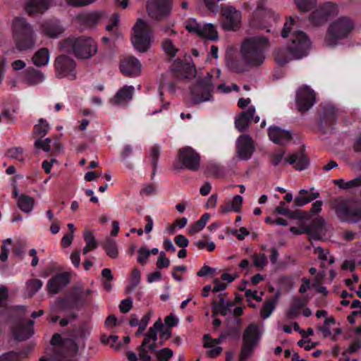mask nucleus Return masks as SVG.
Wrapping results in <instances>:
<instances>
[{"instance_id":"obj_24","label":"nucleus","mask_w":361,"mask_h":361,"mask_svg":"<svg viewBox=\"0 0 361 361\" xmlns=\"http://www.w3.org/2000/svg\"><path fill=\"white\" fill-rule=\"evenodd\" d=\"M133 92V86L125 85L110 99V103L114 106H126L132 99Z\"/></svg>"},{"instance_id":"obj_42","label":"nucleus","mask_w":361,"mask_h":361,"mask_svg":"<svg viewBox=\"0 0 361 361\" xmlns=\"http://www.w3.org/2000/svg\"><path fill=\"white\" fill-rule=\"evenodd\" d=\"M104 247L106 252V254L111 258H116L118 256V249L116 241L111 238H107L104 243Z\"/></svg>"},{"instance_id":"obj_60","label":"nucleus","mask_w":361,"mask_h":361,"mask_svg":"<svg viewBox=\"0 0 361 361\" xmlns=\"http://www.w3.org/2000/svg\"><path fill=\"white\" fill-rule=\"evenodd\" d=\"M231 233L235 235L238 240H243L246 235L250 234V232L247 228L241 227L238 231L232 230Z\"/></svg>"},{"instance_id":"obj_34","label":"nucleus","mask_w":361,"mask_h":361,"mask_svg":"<svg viewBox=\"0 0 361 361\" xmlns=\"http://www.w3.org/2000/svg\"><path fill=\"white\" fill-rule=\"evenodd\" d=\"M279 294L277 293L274 298L267 300L260 310V316L263 319L269 318L276 309Z\"/></svg>"},{"instance_id":"obj_26","label":"nucleus","mask_w":361,"mask_h":361,"mask_svg":"<svg viewBox=\"0 0 361 361\" xmlns=\"http://www.w3.org/2000/svg\"><path fill=\"white\" fill-rule=\"evenodd\" d=\"M69 283V276L67 274H59L52 277L47 283L49 293L52 294L58 293L66 287Z\"/></svg>"},{"instance_id":"obj_10","label":"nucleus","mask_w":361,"mask_h":361,"mask_svg":"<svg viewBox=\"0 0 361 361\" xmlns=\"http://www.w3.org/2000/svg\"><path fill=\"white\" fill-rule=\"evenodd\" d=\"M56 77L58 78H67L70 80L76 79V62L65 54L58 56L54 61Z\"/></svg>"},{"instance_id":"obj_14","label":"nucleus","mask_w":361,"mask_h":361,"mask_svg":"<svg viewBox=\"0 0 361 361\" xmlns=\"http://www.w3.org/2000/svg\"><path fill=\"white\" fill-rule=\"evenodd\" d=\"M185 28L189 32L207 39L215 40L218 38V33L211 23L200 24L192 18L186 23Z\"/></svg>"},{"instance_id":"obj_46","label":"nucleus","mask_w":361,"mask_h":361,"mask_svg":"<svg viewBox=\"0 0 361 361\" xmlns=\"http://www.w3.org/2000/svg\"><path fill=\"white\" fill-rule=\"evenodd\" d=\"M173 355V352L169 348H164L156 352V357L159 361H168Z\"/></svg>"},{"instance_id":"obj_35","label":"nucleus","mask_w":361,"mask_h":361,"mask_svg":"<svg viewBox=\"0 0 361 361\" xmlns=\"http://www.w3.org/2000/svg\"><path fill=\"white\" fill-rule=\"evenodd\" d=\"M255 15L256 18L264 19L265 21L268 22L269 20L273 17L274 13L273 11L267 7L266 3L259 2L255 10Z\"/></svg>"},{"instance_id":"obj_41","label":"nucleus","mask_w":361,"mask_h":361,"mask_svg":"<svg viewBox=\"0 0 361 361\" xmlns=\"http://www.w3.org/2000/svg\"><path fill=\"white\" fill-rule=\"evenodd\" d=\"M50 130L49 123L44 118H40L35 125L33 132L35 135L44 137Z\"/></svg>"},{"instance_id":"obj_31","label":"nucleus","mask_w":361,"mask_h":361,"mask_svg":"<svg viewBox=\"0 0 361 361\" xmlns=\"http://www.w3.org/2000/svg\"><path fill=\"white\" fill-rule=\"evenodd\" d=\"M35 200L33 197L26 195H20L17 199L18 207L24 213L29 214L32 212L35 207Z\"/></svg>"},{"instance_id":"obj_22","label":"nucleus","mask_w":361,"mask_h":361,"mask_svg":"<svg viewBox=\"0 0 361 361\" xmlns=\"http://www.w3.org/2000/svg\"><path fill=\"white\" fill-rule=\"evenodd\" d=\"M50 6V0H27L24 9L27 15L32 16L44 13Z\"/></svg>"},{"instance_id":"obj_49","label":"nucleus","mask_w":361,"mask_h":361,"mask_svg":"<svg viewBox=\"0 0 361 361\" xmlns=\"http://www.w3.org/2000/svg\"><path fill=\"white\" fill-rule=\"evenodd\" d=\"M253 264L257 268L263 269L268 264L267 256L264 254L253 255Z\"/></svg>"},{"instance_id":"obj_47","label":"nucleus","mask_w":361,"mask_h":361,"mask_svg":"<svg viewBox=\"0 0 361 361\" xmlns=\"http://www.w3.org/2000/svg\"><path fill=\"white\" fill-rule=\"evenodd\" d=\"M295 2L300 10L310 11L315 7L316 0H295Z\"/></svg>"},{"instance_id":"obj_51","label":"nucleus","mask_w":361,"mask_h":361,"mask_svg":"<svg viewBox=\"0 0 361 361\" xmlns=\"http://www.w3.org/2000/svg\"><path fill=\"white\" fill-rule=\"evenodd\" d=\"M50 144H51L50 138L42 139V137L36 140L34 143L35 147L37 149H41L44 152H46L50 151V149H51Z\"/></svg>"},{"instance_id":"obj_64","label":"nucleus","mask_w":361,"mask_h":361,"mask_svg":"<svg viewBox=\"0 0 361 361\" xmlns=\"http://www.w3.org/2000/svg\"><path fill=\"white\" fill-rule=\"evenodd\" d=\"M360 348H361V341L356 340L350 344L348 349L347 350V352L350 354H353V353H355V352H357Z\"/></svg>"},{"instance_id":"obj_1","label":"nucleus","mask_w":361,"mask_h":361,"mask_svg":"<svg viewBox=\"0 0 361 361\" xmlns=\"http://www.w3.org/2000/svg\"><path fill=\"white\" fill-rule=\"evenodd\" d=\"M294 20L292 18L285 22L281 32L283 38L290 37L287 47L279 49L275 52V59L280 65H284L293 59H300L306 56L310 49L311 42L305 32L300 30L292 32Z\"/></svg>"},{"instance_id":"obj_54","label":"nucleus","mask_w":361,"mask_h":361,"mask_svg":"<svg viewBox=\"0 0 361 361\" xmlns=\"http://www.w3.org/2000/svg\"><path fill=\"white\" fill-rule=\"evenodd\" d=\"M170 261L166 258L164 252H161L157 262V267L159 269L167 268L169 266Z\"/></svg>"},{"instance_id":"obj_43","label":"nucleus","mask_w":361,"mask_h":361,"mask_svg":"<svg viewBox=\"0 0 361 361\" xmlns=\"http://www.w3.org/2000/svg\"><path fill=\"white\" fill-rule=\"evenodd\" d=\"M6 155L11 159L20 162L23 161L26 157L24 150L21 147H13L7 151Z\"/></svg>"},{"instance_id":"obj_32","label":"nucleus","mask_w":361,"mask_h":361,"mask_svg":"<svg viewBox=\"0 0 361 361\" xmlns=\"http://www.w3.org/2000/svg\"><path fill=\"white\" fill-rule=\"evenodd\" d=\"M243 197L239 195H235L231 200L228 202L224 205L220 207V210L224 214H227L231 212H239L243 204Z\"/></svg>"},{"instance_id":"obj_18","label":"nucleus","mask_w":361,"mask_h":361,"mask_svg":"<svg viewBox=\"0 0 361 361\" xmlns=\"http://www.w3.org/2000/svg\"><path fill=\"white\" fill-rule=\"evenodd\" d=\"M178 160L184 167L192 171L197 170L200 166V156L190 147H185L179 150Z\"/></svg>"},{"instance_id":"obj_57","label":"nucleus","mask_w":361,"mask_h":361,"mask_svg":"<svg viewBox=\"0 0 361 361\" xmlns=\"http://www.w3.org/2000/svg\"><path fill=\"white\" fill-rule=\"evenodd\" d=\"M140 272L137 269H134L131 274L130 285L134 288L140 283Z\"/></svg>"},{"instance_id":"obj_48","label":"nucleus","mask_w":361,"mask_h":361,"mask_svg":"<svg viewBox=\"0 0 361 361\" xmlns=\"http://www.w3.org/2000/svg\"><path fill=\"white\" fill-rule=\"evenodd\" d=\"M162 49L164 52L171 57L175 56L178 51V49L170 39H166L164 41L162 44Z\"/></svg>"},{"instance_id":"obj_44","label":"nucleus","mask_w":361,"mask_h":361,"mask_svg":"<svg viewBox=\"0 0 361 361\" xmlns=\"http://www.w3.org/2000/svg\"><path fill=\"white\" fill-rule=\"evenodd\" d=\"M312 229H316L317 233L314 235L316 238H319L325 233L324 220L322 218L315 219L311 226Z\"/></svg>"},{"instance_id":"obj_39","label":"nucleus","mask_w":361,"mask_h":361,"mask_svg":"<svg viewBox=\"0 0 361 361\" xmlns=\"http://www.w3.org/2000/svg\"><path fill=\"white\" fill-rule=\"evenodd\" d=\"M333 183L341 189H350L361 185V176L355 179L345 181L343 179L333 180Z\"/></svg>"},{"instance_id":"obj_62","label":"nucleus","mask_w":361,"mask_h":361,"mask_svg":"<svg viewBox=\"0 0 361 361\" xmlns=\"http://www.w3.org/2000/svg\"><path fill=\"white\" fill-rule=\"evenodd\" d=\"M284 202H281L279 206L275 209V212L279 214L292 216L293 212L286 207H283Z\"/></svg>"},{"instance_id":"obj_16","label":"nucleus","mask_w":361,"mask_h":361,"mask_svg":"<svg viewBox=\"0 0 361 361\" xmlns=\"http://www.w3.org/2000/svg\"><path fill=\"white\" fill-rule=\"evenodd\" d=\"M255 150L252 139L248 135H241L236 140V156L240 160H249Z\"/></svg>"},{"instance_id":"obj_40","label":"nucleus","mask_w":361,"mask_h":361,"mask_svg":"<svg viewBox=\"0 0 361 361\" xmlns=\"http://www.w3.org/2000/svg\"><path fill=\"white\" fill-rule=\"evenodd\" d=\"M209 214L206 213L203 214L200 220L196 221L195 224H193L188 228L189 233L195 234L202 231L206 226L208 221L209 220Z\"/></svg>"},{"instance_id":"obj_9","label":"nucleus","mask_w":361,"mask_h":361,"mask_svg":"<svg viewBox=\"0 0 361 361\" xmlns=\"http://www.w3.org/2000/svg\"><path fill=\"white\" fill-rule=\"evenodd\" d=\"M162 327V321L161 319H159L152 326L149 327L147 332L145 334L144 339L137 348L138 355L141 360L144 361H152V358L148 353L149 351L156 350L157 332L160 331Z\"/></svg>"},{"instance_id":"obj_5","label":"nucleus","mask_w":361,"mask_h":361,"mask_svg":"<svg viewBox=\"0 0 361 361\" xmlns=\"http://www.w3.org/2000/svg\"><path fill=\"white\" fill-rule=\"evenodd\" d=\"M62 51L73 53L80 59H89L93 56L97 51L96 42L90 37H70L60 43Z\"/></svg>"},{"instance_id":"obj_6","label":"nucleus","mask_w":361,"mask_h":361,"mask_svg":"<svg viewBox=\"0 0 361 361\" xmlns=\"http://www.w3.org/2000/svg\"><path fill=\"white\" fill-rule=\"evenodd\" d=\"M153 40L149 24L142 19H138L133 27L131 37L134 48L139 52H146L149 49Z\"/></svg>"},{"instance_id":"obj_55","label":"nucleus","mask_w":361,"mask_h":361,"mask_svg":"<svg viewBox=\"0 0 361 361\" xmlns=\"http://www.w3.org/2000/svg\"><path fill=\"white\" fill-rule=\"evenodd\" d=\"M97 0H66L67 4L74 7L85 6L93 4Z\"/></svg>"},{"instance_id":"obj_25","label":"nucleus","mask_w":361,"mask_h":361,"mask_svg":"<svg viewBox=\"0 0 361 361\" xmlns=\"http://www.w3.org/2000/svg\"><path fill=\"white\" fill-rule=\"evenodd\" d=\"M269 139L277 145H285L291 139L292 136L289 131L283 130L276 126H270L268 132Z\"/></svg>"},{"instance_id":"obj_17","label":"nucleus","mask_w":361,"mask_h":361,"mask_svg":"<svg viewBox=\"0 0 361 361\" xmlns=\"http://www.w3.org/2000/svg\"><path fill=\"white\" fill-rule=\"evenodd\" d=\"M221 14L222 26L225 30H234L239 27L241 23V13L235 7L228 6L223 8Z\"/></svg>"},{"instance_id":"obj_61","label":"nucleus","mask_w":361,"mask_h":361,"mask_svg":"<svg viewBox=\"0 0 361 361\" xmlns=\"http://www.w3.org/2000/svg\"><path fill=\"white\" fill-rule=\"evenodd\" d=\"M174 241L178 247L182 248H185L189 244L188 240L183 235H176L174 238Z\"/></svg>"},{"instance_id":"obj_58","label":"nucleus","mask_w":361,"mask_h":361,"mask_svg":"<svg viewBox=\"0 0 361 361\" xmlns=\"http://www.w3.org/2000/svg\"><path fill=\"white\" fill-rule=\"evenodd\" d=\"M132 305L133 301L131 299L123 300L119 305L120 310L123 313H127L130 310Z\"/></svg>"},{"instance_id":"obj_52","label":"nucleus","mask_w":361,"mask_h":361,"mask_svg":"<svg viewBox=\"0 0 361 361\" xmlns=\"http://www.w3.org/2000/svg\"><path fill=\"white\" fill-rule=\"evenodd\" d=\"M224 336H221L218 338H212L209 335H204L203 338L204 348H213L215 345H219L223 341Z\"/></svg>"},{"instance_id":"obj_28","label":"nucleus","mask_w":361,"mask_h":361,"mask_svg":"<svg viewBox=\"0 0 361 361\" xmlns=\"http://www.w3.org/2000/svg\"><path fill=\"white\" fill-rule=\"evenodd\" d=\"M226 63L228 68L235 73H243L248 71L250 65L247 63V61L241 57L240 59L236 57H228L226 59Z\"/></svg>"},{"instance_id":"obj_56","label":"nucleus","mask_w":361,"mask_h":361,"mask_svg":"<svg viewBox=\"0 0 361 361\" xmlns=\"http://www.w3.org/2000/svg\"><path fill=\"white\" fill-rule=\"evenodd\" d=\"M0 361H20V358L18 353L11 351L1 355Z\"/></svg>"},{"instance_id":"obj_37","label":"nucleus","mask_w":361,"mask_h":361,"mask_svg":"<svg viewBox=\"0 0 361 361\" xmlns=\"http://www.w3.org/2000/svg\"><path fill=\"white\" fill-rule=\"evenodd\" d=\"M83 238L86 245L82 249V253L86 255L97 248V243L92 233L88 230L84 231Z\"/></svg>"},{"instance_id":"obj_3","label":"nucleus","mask_w":361,"mask_h":361,"mask_svg":"<svg viewBox=\"0 0 361 361\" xmlns=\"http://www.w3.org/2000/svg\"><path fill=\"white\" fill-rule=\"evenodd\" d=\"M11 32L16 49L27 51L35 47L37 35L27 20L23 17H16L11 23Z\"/></svg>"},{"instance_id":"obj_45","label":"nucleus","mask_w":361,"mask_h":361,"mask_svg":"<svg viewBox=\"0 0 361 361\" xmlns=\"http://www.w3.org/2000/svg\"><path fill=\"white\" fill-rule=\"evenodd\" d=\"M232 307H233V302H222L214 307V313H219L224 316L232 312Z\"/></svg>"},{"instance_id":"obj_11","label":"nucleus","mask_w":361,"mask_h":361,"mask_svg":"<svg viewBox=\"0 0 361 361\" xmlns=\"http://www.w3.org/2000/svg\"><path fill=\"white\" fill-rule=\"evenodd\" d=\"M261 334L256 324H250L245 330L243 336V347L240 355V360L245 361L253 353L255 347L259 341Z\"/></svg>"},{"instance_id":"obj_4","label":"nucleus","mask_w":361,"mask_h":361,"mask_svg":"<svg viewBox=\"0 0 361 361\" xmlns=\"http://www.w3.org/2000/svg\"><path fill=\"white\" fill-rule=\"evenodd\" d=\"M353 29V23L349 17L341 16L335 19L328 26L324 39V45L334 48L341 44Z\"/></svg>"},{"instance_id":"obj_63","label":"nucleus","mask_w":361,"mask_h":361,"mask_svg":"<svg viewBox=\"0 0 361 361\" xmlns=\"http://www.w3.org/2000/svg\"><path fill=\"white\" fill-rule=\"evenodd\" d=\"M119 15L114 13L110 19L109 23L106 26L108 31L112 30L118 24L119 21Z\"/></svg>"},{"instance_id":"obj_2","label":"nucleus","mask_w":361,"mask_h":361,"mask_svg":"<svg viewBox=\"0 0 361 361\" xmlns=\"http://www.w3.org/2000/svg\"><path fill=\"white\" fill-rule=\"evenodd\" d=\"M269 40L262 36H255L245 39L240 47V56L250 68L262 66L265 61V51L269 47Z\"/></svg>"},{"instance_id":"obj_7","label":"nucleus","mask_w":361,"mask_h":361,"mask_svg":"<svg viewBox=\"0 0 361 361\" xmlns=\"http://www.w3.org/2000/svg\"><path fill=\"white\" fill-rule=\"evenodd\" d=\"M336 216L341 221L357 222L361 220V202L355 200H338L334 204Z\"/></svg>"},{"instance_id":"obj_8","label":"nucleus","mask_w":361,"mask_h":361,"mask_svg":"<svg viewBox=\"0 0 361 361\" xmlns=\"http://www.w3.org/2000/svg\"><path fill=\"white\" fill-rule=\"evenodd\" d=\"M219 76L220 71L219 69L213 70L211 73H207V76L192 91L195 103L210 100L211 92L214 85H216V80Z\"/></svg>"},{"instance_id":"obj_50","label":"nucleus","mask_w":361,"mask_h":361,"mask_svg":"<svg viewBox=\"0 0 361 361\" xmlns=\"http://www.w3.org/2000/svg\"><path fill=\"white\" fill-rule=\"evenodd\" d=\"M151 314H152L151 312H148L139 322L138 329L135 332V336L140 337V336H142L143 334V332L145 330V329L149 322Z\"/></svg>"},{"instance_id":"obj_27","label":"nucleus","mask_w":361,"mask_h":361,"mask_svg":"<svg viewBox=\"0 0 361 361\" xmlns=\"http://www.w3.org/2000/svg\"><path fill=\"white\" fill-rule=\"evenodd\" d=\"M314 188H310V190L302 189L299 191L298 195L294 200V203L297 207H302L312 200L317 199L319 193L314 192Z\"/></svg>"},{"instance_id":"obj_38","label":"nucleus","mask_w":361,"mask_h":361,"mask_svg":"<svg viewBox=\"0 0 361 361\" xmlns=\"http://www.w3.org/2000/svg\"><path fill=\"white\" fill-rule=\"evenodd\" d=\"M305 302L304 299L295 298L287 312V317L289 319L297 317L300 314V310L305 306Z\"/></svg>"},{"instance_id":"obj_15","label":"nucleus","mask_w":361,"mask_h":361,"mask_svg":"<svg viewBox=\"0 0 361 361\" xmlns=\"http://www.w3.org/2000/svg\"><path fill=\"white\" fill-rule=\"evenodd\" d=\"M316 102V94L313 90L307 85L300 87L295 94V103L298 109L305 112L311 109Z\"/></svg>"},{"instance_id":"obj_12","label":"nucleus","mask_w":361,"mask_h":361,"mask_svg":"<svg viewBox=\"0 0 361 361\" xmlns=\"http://www.w3.org/2000/svg\"><path fill=\"white\" fill-rule=\"evenodd\" d=\"M285 151L280 150L274 152L271 156V163L274 166L279 165L284 161V164L294 165V167L299 171L304 170L309 165V161L302 151H299L289 155L286 159L284 158Z\"/></svg>"},{"instance_id":"obj_53","label":"nucleus","mask_w":361,"mask_h":361,"mask_svg":"<svg viewBox=\"0 0 361 361\" xmlns=\"http://www.w3.org/2000/svg\"><path fill=\"white\" fill-rule=\"evenodd\" d=\"M137 262L142 265L146 264L147 262V259L149 257V250L145 246L141 247L137 250Z\"/></svg>"},{"instance_id":"obj_29","label":"nucleus","mask_w":361,"mask_h":361,"mask_svg":"<svg viewBox=\"0 0 361 361\" xmlns=\"http://www.w3.org/2000/svg\"><path fill=\"white\" fill-rule=\"evenodd\" d=\"M33 324L34 321L30 320L27 324L16 327L13 332L15 338L18 341H23L32 336L34 334Z\"/></svg>"},{"instance_id":"obj_59","label":"nucleus","mask_w":361,"mask_h":361,"mask_svg":"<svg viewBox=\"0 0 361 361\" xmlns=\"http://www.w3.org/2000/svg\"><path fill=\"white\" fill-rule=\"evenodd\" d=\"M207 348L208 349V350L207 351V355L211 357H217L223 351V348L221 346L216 345L213 346V348Z\"/></svg>"},{"instance_id":"obj_19","label":"nucleus","mask_w":361,"mask_h":361,"mask_svg":"<svg viewBox=\"0 0 361 361\" xmlns=\"http://www.w3.org/2000/svg\"><path fill=\"white\" fill-rule=\"evenodd\" d=\"M171 0H155L147 4L149 15L155 19H161L170 13Z\"/></svg>"},{"instance_id":"obj_21","label":"nucleus","mask_w":361,"mask_h":361,"mask_svg":"<svg viewBox=\"0 0 361 361\" xmlns=\"http://www.w3.org/2000/svg\"><path fill=\"white\" fill-rule=\"evenodd\" d=\"M255 114V109L254 106H250L246 111H243L235 120V125L236 128L239 131L245 130L251 123L252 121L255 123L259 121V117L256 116L254 117Z\"/></svg>"},{"instance_id":"obj_20","label":"nucleus","mask_w":361,"mask_h":361,"mask_svg":"<svg viewBox=\"0 0 361 361\" xmlns=\"http://www.w3.org/2000/svg\"><path fill=\"white\" fill-rule=\"evenodd\" d=\"M41 32L50 38L59 37L65 30L58 20H44L39 24Z\"/></svg>"},{"instance_id":"obj_30","label":"nucleus","mask_w":361,"mask_h":361,"mask_svg":"<svg viewBox=\"0 0 361 361\" xmlns=\"http://www.w3.org/2000/svg\"><path fill=\"white\" fill-rule=\"evenodd\" d=\"M50 59V52L47 48L39 49L32 57V62L37 67L47 66Z\"/></svg>"},{"instance_id":"obj_33","label":"nucleus","mask_w":361,"mask_h":361,"mask_svg":"<svg viewBox=\"0 0 361 361\" xmlns=\"http://www.w3.org/2000/svg\"><path fill=\"white\" fill-rule=\"evenodd\" d=\"M45 80L44 74L39 70L29 68L26 71L25 80L30 85H36Z\"/></svg>"},{"instance_id":"obj_23","label":"nucleus","mask_w":361,"mask_h":361,"mask_svg":"<svg viewBox=\"0 0 361 361\" xmlns=\"http://www.w3.org/2000/svg\"><path fill=\"white\" fill-rule=\"evenodd\" d=\"M120 69L124 75L135 77L141 72V64L134 56H128L121 61Z\"/></svg>"},{"instance_id":"obj_36","label":"nucleus","mask_w":361,"mask_h":361,"mask_svg":"<svg viewBox=\"0 0 361 361\" xmlns=\"http://www.w3.org/2000/svg\"><path fill=\"white\" fill-rule=\"evenodd\" d=\"M43 283L37 279H31L25 283V294L28 297L33 296L42 287Z\"/></svg>"},{"instance_id":"obj_13","label":"nucleus","mask_w":361,"mask_h":361,"mask_svg":"<svg viewBox=\"0 0 361 361\" xmlns=\"http://www.w3.org/2000/svg\"><path fill=\"white\" fill-rule=\"evenodd\" d=\"M339 13L338 6L333 2H325L317 7L310 15V21L315 25L324 23Z\"/></svg>"}]
</instances>
